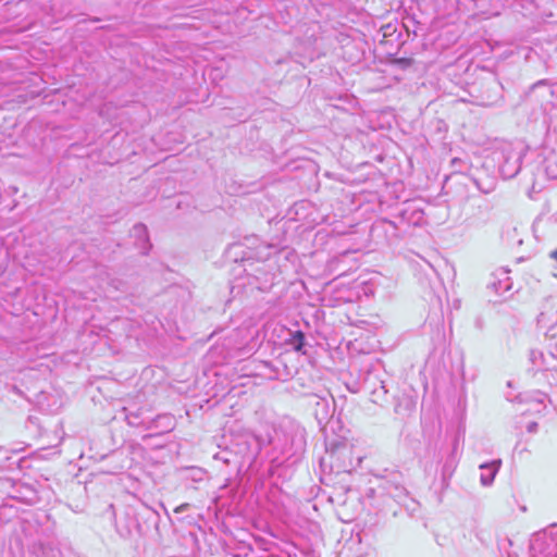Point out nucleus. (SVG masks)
<instances>
[{
    "instance_id": "1",
    "label": "nucleus",
    "mask_w": 557,
    "mask_h": 557,
    "mask_svg": "<svg viewBox=\"0 0 557 557\" xmlns=\"http://www.w3.org/2000/svg\"><path fill=\"white\" fill-rule=\"evenodd\" d=\"M294 338L297 341V345L295 346V349L297 351H300L305 344V335L301 331H297L294 334Z\"/></svg>"
},
{
    "instance_id": "2",
    "label": "nucleus",
    "mask_w": 557,
    "mask_h": 557,
    "mask_svg": "<svg viewBox=\"0 0 557 557\" xmlns=\"http://www.w3.org/2000/svg\"><path fill=\"white\" fill-rule=\"evenodd\" d=\"M395 63L400 64L403 66H410L412 64V60L408 58L397 59Z\"/></svg>"
},
{
    "instance_id": "3",
    "label": "nucleus",
    "mask_w": 557,
    "mask_h": 557,
    "mask_svg": "<svg viewBox=\"0 0 557 557\" xmlns=\"http://www.w3.org/2000/svg\"><path fill=\"white\" fill-rule=\"evenodd\" d=\"M188 504H183L181 506H178L177 508H175V512H181L183 511L184 509L188 508Z\"/></svg>"
},
{
    "instance_id": "4",
    "label": "nucleus",
    "mask_w": 557,
    "mask_h": 557,
    "mask_svg": "<svg viewBox=\"0 0 557 557\" xmlns=\"http://www.w3.org/2000/svg\"><path fill=\"white\" fill-rule=\"evenodd\" d=\"M550 257L557 261V249L550 253Z\"/></svg>"
}]
</instances>
